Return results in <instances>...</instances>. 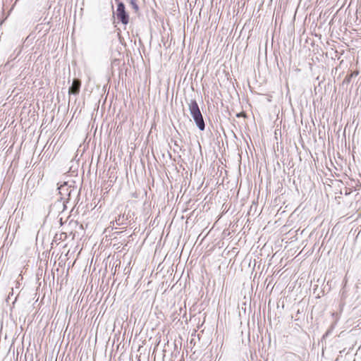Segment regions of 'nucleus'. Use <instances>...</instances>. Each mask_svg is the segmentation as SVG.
<instances>
[{
  "label": "nucleus",
  "mask_w": 361,
  "mask_h": 361,
  "mask_svg": "<svg viewBox=\"0 0 361 361\" xmlns=\"http://www.w3.org/2000/svg\"><path fill=\"white\" fill-rule=\"evenodd\" d=\"M81 82L79 79H74L73 80L72 85L70 87L68 92L69 94H77L80 92Z\"/></svg>",
  "instance_id": "nucleus-3"
},
{
  "label": "nucleus",
  "mask_w": 361,
  "mask_h": 361,
  "mask_svg": "<svg viewBox=\"0 0 361 361\" xmlns=\"http://www.w3.org/2000/svg\"><path fill=\"white\" fill-rule=\"evenodd\" d=\"M130 8L135 11V13H137L139 11V7L137 4V0H129Z\"/></svg>",
  "instance_id": "nucleus-4"
},
{
  "label": "nucleus",
  "mask_w": 361,
  "mask_h": 361,
  "mask_svg": "<svg viewBox=\"0 0 361 361\" xmlns=\"http://www.w3.org/2000/svg\"><path fill=\"white\" fill-rule=\"evenodd\" d=\"M123 219H124V215H123L121 216V215L119 214L118 217L116 218V224L118 225V226L123 224Z\"/></svg>",
  "instance_id": "nucleus-5"
},
{
  "label": "nucleus",
  "mask_w": 361,
  "mask_h": 361,
  "mask_svg": "<svg viewBox=\"0 0 361 361\" xmlns=\"http://www.w3.org/2000/svg\"><path fill=\"white\" fill-rule=\"evenodd\" d=\"M236 116L237 117H244V118H245L247 116H246V114L245 112L242 111L240 113L237 114Z\"/></svg>",
  "instance_id": "nucleus-6"
},
{
  "label": "nucleus",
  "mask_w": 361,
  "mask_h": 361,
  "mask_svg": "<svg viewBox=\"0 0 361 361\" xmlns=\"http://www.w3.org/2000/svg\"><path fill=\"white\" fill-rule=\"evenodd\" d=\"M188 106L190 114L195 123L200 130H203L205 127L204 121L197 102L195 100H191Z\"/></svg>",
  "instance_id": "nucleus-1"
},
{
  "label": "nucleus",
  "mask_w": 361,
  "mask_h": 361,
  "mask_svg": "<svg viewBox=\"0 0 361 361\" xmlns=\"http://www.w3.org/2000/svg\"><path fill=\"white\" fill-rule=\"evenodd\" d=\"M116 18L120 20L123 24L126 25L128 23V15L126 12L125 6L122 2L118 4L116 11Z\"/></svg>",
  "instance_id": "nucleus-2"
}]
</instances>
